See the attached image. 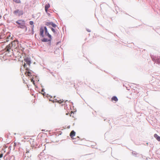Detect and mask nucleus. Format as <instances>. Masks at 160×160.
<instances>
[{
    "mask_svg": "<svg viewBox=\"0 0 160 160\" xmlns=\"http://www.w3.org/2000/svg\"><path fill=\"white\" fill-rule=\"evenodd\" d=\"M40 35L42 37H44L46 35L47 36L48 38H43L42 41L43 42H48L52 40V36L48 32L47 28L46 27L42 26L40 28Z\"/></svg>",
    "mask_w": 160,
    "mask_h": 160,
    "instance_id": "1",
    "label": "nucleus"
},
{
    "mask_svg": "<svg viewBox=\"0 0 160 160\" xmlns=\"http://www.w3.org/2000/svg\"><path fill=\"white\" fill-rule=\"evenodd\" d=\"M18 24V27L22 29H24L26 28L25 21L23 20H19L16 22Z\"/></svg>",
    "mask_w": 160,
    "mask_h": 160,
    "instance_id": "2",
    "label": "nucleus"
},
{
    "mask_svg": "<svg viewBox=\"0 0 160 160\" xmlns=\"http://www.w3.org/2000/svg\"><path fill=\"white\" fill-rule=\"evenodd\" d=\"M11 46L12 48V50L17 49L19 46L18 42L17 40H14L11 42Z\"/></svg>",
    "mask_w": 160,
    "mask_h": 160,
    "instance_id": "3",
    "label": "nucleus"
},
{
    "mask_svg": "<svg viewBox=\"0 0 160 160\" xmlns=\"http://www.w3.org/2000/svg\"><path fill=\"white\" fill-rule=\"evenodd\" d=\"M13 13L15 15L19 16L23 14V12L22 10L17 9L14 11Z\"/></svg>",
    "mask_w": 160,
    "mask_h": 160,
    "instance_id": "4",
    "label": "nucleus"
},
{
    "mask_svg": "<svg viewBox=\"0 0 160 160\" xmlns=\"http://www.w3.org/2000/svg\"><path fill=\"white\" fill-rule=\"evenodd\" d=\"M152 60L154 61L155 62L157 63L158 64L160 63V58L159 57H155L154 58V57H152Z\"/></svg>",
    "mask_w": 160,
    "mask_h": 160,
    "instance_id": "5",
    "label": "nucleus"
},
{
    "mask_svg": "<svg viewBox=\"0 0 160 160\" xmlns=\"http://www.w3.org/2000/svg\"><path fill=\"white\" fill-rule=\"evenodd\" d=\"M11 49H12L11 45V44H9L6 46V48H5L4 50H5V52L8 53L10 52V50Z\"/></svg>",
    "mask_w": 160,
    "mask_h": 160,
    "instance_id": "6",
    "label": "nucleus"
},
{
    "mask_svg": "<svg viewBox=\"0 0 160 160\" xmlns=\"http://www.w3.org/2000/svg\"><path fill=\"white\" fill-rule=\"evenodd\" d=\"M26 72H25V75L26 76H31V73L29 71L30 70L28 68H26Z\"/></svg>",
    "mask_w": 160,
    "mask_h": 160,
    "instance_id": "7",
    "label": "nucleus"
},
{
    "mask_svg": "<svg viewBox=\"0 0 160 160\" xmlns=\"http://www.w3.org/2000/svg\"><path fill=\"white\" fill-rule=\"evenodd\" d=\"M24 61L26 62V64L28 65L29 66H30V64L31 63V62L29 58H27L24 59Z\"/></svg>",
    "mask_w": 160,
    "mask_h": 160,
    "instance_id": "8",
    "label": "nucleus"
},
{
    "mask_svg": "<svg viewBox=\"0 0 160 160\" xmlns=\"http://www.w3.org/2000/svg\"><path fill=\"white\" fill-rule=\"evenodd\" d=\"M75 132L74 131H72L70 134V136L72 138H73V137L75 136Z\"/></svg>",
    "mask_w": 160,
    "mask_h": 160,
    "instance_id": "9",
    "label": "nucleus"
},
{
    "mask_svg": "<svg viewBox=\"0 0 160 160\" xmlns=\"http://www.w3.org/2000/svg\"><path fill=\"white\" fill-rule=\"evenodd\" d=\"M50 5L48 3L46 4L45 7V11L46 12H47L48 9L50 8Z\"/></svg>",
    "mask_w": 160,
    "mask_h": 160,
    "instance_id": "10",
    "label": "nucleus"
},
{
    "mask_svg": "<svg viewBox=\"0 0 160 160\" xmlns=\"http://www.w3.org/2000/svg\"><path fill=\"white\" fill-rule=\"evenodd\" d=\"M154 136L158 141L160 142V137L157 134H155Z\"/></svg>",
    "mask_w": 160,
    "mask_h": 160,
    "instance_id": "11",
    "label": "nucleus"
},
{
    "mask_svg": "<svg viewBox=\"0 0 160 160\" xmlns=\"http://www.w3.org/2000/svg\"><path fill=\"white\" fill-rule=\"evenodd\" d=\"M111 99L112 101H114L115 102H117L118 101V99L116 96L113 97Z\"/></svg>",
    "mask_w": 160,
    "mask_h": 160,
    "instance_id": "12",
    "label": "nucleus"
},
{
    "mask_svg": "<svg viewBox=\"0 0 160 160\" xmlns=\"http://www.w3.org/2000/svg\"><path fill=\"white\" fill-rule=\"evenodd\" d=\"M55 102H58L59 103H61L63 102H64V101L62 100H57V99H56V100L55 101Z\"/></svg>",
    "mask_w": 160,
    "mask_h": 160,
    "instance_id": "13",
    "label": "nucleus"
},
{
    "mask_svg": "<svg viewBox=\"0 0 160 160\" xmlns=\"http://www.w3.org/2000/svg\"><path fill=\"white\" fill-rule=\"evenodd\" d=\"M13 1L16 3H21V1L20 0H13Z\"/></svg>",
    "mask_w": 160,
    "mask_h": 160,
    "instance_id": "14",
    "label": "nucleus"
},
{
    "mask_svg": "<svg viewBox=\"0 0 160 160\" xmlns=\"http://www.w3.org/2000/svg\"><path fill=\"white\" fill-rule=\"evenodd\" d=\"M51 23L52 22H46L45 23V25L47 26H49V25H51Z\"/></svg>",
    "mask_w": 160,
    "mask_h": 160,
    "instance_id": "15",
    "label": "nucleus"
},
{
    "mask_svg": "<svg viewBox=\"0 0 160 160\" xmlns=\"http://www.w3.org/2000/svg\"><path fill=\"white\" fill-rule=\"evenodd\" d=\"M51 25H52L53 27H54V28L57 26V25L56 24L53 23L52 22V23H51Z\"/></svg>",
    "mask_w": 160,
    "mask_h": 160,
    "instance_id": "16",
    "label": "nucleus"
},
{
    "mask_svg": "<svg viewBox=\"0 0 160 160\" xmlns=\"http://www.w3.org/2000/svg\"><path fill=\"white\" fill-rule=\"evenodd\" d=\"M29 137V136H24L23 137V138H24V139H28V138Z\"/></svg>",
    "mask_w": 160,
    "mask_h": 160,
    "instance_id": "17",
    "label": "nucleus"
},
{
    "mask_svg": "<svg viewBox=\"0 0 160 160\" xmlns=\"http://www.w3.org/2000/svg\"><path fill=\"white\" fill-rule=\"evenodd\" d=\"M51 29L53 33H56V31H55V29L53 28H51Z\"/></svg>",
    "mask_w": 160,
    "mask_h": 160,
    "instance_id": "18",
    "label": "nucleus"
},
{
    "mask_svg": "<svg viewBox=\"0 0 160 160\" xmlns=\"http://www.w3.org/2000/svg\"><path fill=\"white\" fill-rule=\"evenodd\" d=\"M29 24L31 25H33V22L32 21H30L29 22Z\"/></svg>",
    "mask_w": 160,
    "mask_h": 160,
    "instance_id": "19",
    "label": "nucleus"
},
{
    "mask_svg": "<svg viewBox=\"0 0 160 160\" xmlns=\"http://www.w3.org/2000/svg\"><path fill=\"white\" fill-rule=\"evenodd\" d=\"M23 67H24V68H25V69H26V68H27L26 67V63H24V65H23Z\"/></svg>",
    "mask_w": 160,
    "mask_h": 160,
    "instance_id": "20",
    "label": "nucleus"
},
{
    "mask_svg": "<svg viewBox=\"0 0 160 160\" xmlns=\"http://www.w3.org/2000/svg\"><path fill=\"white\" fill-rule=\"evenodd\" d=\"M3 154L2 153H1L0 154V158H2V157H3Z\"/></svg>",
    "mask_w": 160,
    "mask_h": 160,
    "instance_id": "21",
    "label": "nucleus"
},
{
    "mask_svg": "<svg viewBox=\"0 0 160 160\" xmlns=\"http://www.w3.org/2000/svg\"><path fill=\"white\" fill-rule=\"evenodd\" d=\"M16 145H17V143L16 142H14V145H13V146L14 147H15L16 146Z\"/></svg>",
    "mask_w": 160,
    "mask_h": 160,
    "instance_id": "22",
    "label": "nucleus"
},
{
    "mask_svg": "<svg viewBox=\"0 0 160 160\" xmlns=\"http://www.w3.org/2000/svg\"><path fill=\"white\" fill-rule=\"evenodd\" d=\"M31 81L34 83V81L33 80V79H31Z\"/></svg>",
    "mask_w": 160,
    "mask_h": 160,
    "instance_id": "23",
    "label": "nucleus"
},
{
    "mask_svg": "<svg viewBox=\"0 0 160 160\" xmlns=\"http://www.w3.org/2000/svg\"><path fill=\"white\" fill-rule=\"evenodd\" d=\"M22 68H21V69H20V71H21V72H22Z\"/></svg>",
    "mask_w": 160,
    "mask_h": 160,
    "instance_id": "24",
    "label": "nucleus"
},
{
    "mask_svg": "<svg viewBox=\"0 0 160 160\" xmlns=\"http://www.w3.org/2000/svg\"><path fill=\"white\" fill-rule=\"evenodd\" d=\"M87 31L88 32H90V30H87Z\"/></svg>",
    "mask_w": 160,
    "mask_h": 160,
    "instance_id": "25",
    "label": "nucleus"
},
{
    "mask_svg": "<svg viewBox=\"0 0 160 160\" xmlns=\"http://www.w3.org/2000/svg\"><path fill=\"white\" fill-rule=\"evenodd\" d=\"M42 131H44V130H42Z\"/></svg>",
    "mask_w": 160,
    "mask_h": 160,
    "instance_id": "26",
    "label": "nucleus"
}]
</instances>
